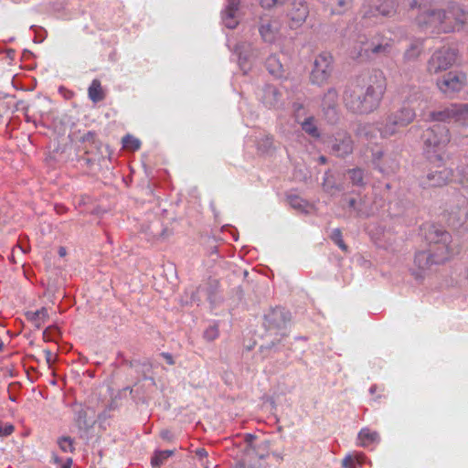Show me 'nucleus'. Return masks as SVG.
I'll list each match as a JSON object with an SVG mask.
<instances>
[{"label": "nucleus", "instance_id": "864d4df0", "mask_svg": "<svg viewBox=\"0 0 468 468\" xmlns=\"http://www.w3.org/2000/svg\"><path fill=\"white\" fill-rule=\"evenodd\" d=\"M17 247L19 248V250H22V252H24V253H25V250H23V248H22L21 246L17 245Z\"/></svg>", "mask_w": 468, "mask_h": 468}, {"label": "nucleus", "instance_id": "c03bdc74", "mask_svg": "<svg viewBox=\"0 0 468 468\" xmlns=\"http://www.w3.org/2000/svg\"><path fill=\"white\" fill-rule=\"evenodd\" d=\"M264 141L267 146H271L273 139L271 136H266Z\"/></svg>", "mask_w": 468, "mask_h": 468}, {"label": "nucleus", "instance_id": "7ed1b4c3", "mask_svg": "<svg viewBox=\"0 0 468 468\" xmlns=\"http://www.w3.org/2000/svg\"><path fill=\"white\" fill-rule=\"evenodd\" d=\"M425 239L429 243V250L419 251L414 257L415 268L412 274L416 278L422 277L433 264H441L448 261L453 252L451 246L452 236L441 226L429 225L425 229Z\"/></svg>", "mask_w": 468, "mask_h": 468}, {"label": "nucleus", "instance_id": "a19ab883", "mask_svg": "<svg viewBox=\"0 0 468 468\" xmlns=\"http://www.w3.org/2000/svg\"><path fill=\"white\" fill-rule=\"evenodd\" d=\"M45 357L48 362V364H51L53 362V354L50 350L46 349L44 350Z\"/></svg>", "mask_w": 468, "mask_h": 468}, {"label": "nucleus", "instance_id": "3c124183", "mask_svg": "<svg viewBox=\"0 0 468 468\" xmlns=\"http://www.w3.org/2000/svg\"><path fill=\"white\" fill-rule=\"evenodd\" d=\"M320 161H321V163H322V164H325L326 159H325V157L321 156V157H320Z\"/></svg>", "mask_w": 468, "mask_h": 468}, {"label": "nucleus", "instance_id": "a878e982", "mask_svg": "<svg viewBox=\"0 0 468 468\" xmlns=\"http://www.w3.org/2000/svg\"><path fill=\"white\" fill-rule=\"evenodd\" d=\"M122 146L125 149L136 151L140 148L141 142L134 136L127 134L122 138Z\"/></svg>", "mask_w": 468, "mask_h": 468}, {"label": "nucleus", "instance_id": "ddd939ff", "mask_svg": "<svg viewBox=\"0 0 468 468\" xmlns=\"http://www.w3.org/2000/svg\"><path fill=\"white\" fill-rule=\"evenodd\" d=\"M282 23L278 18H261L259 33L264 42L274 43L282 37Z\"/></svg>", "mask_w": 468, "mask_h": 468}, {"label": "nucleus", "instance_id": "0eeeda50", "mask_svg": "<svg viewBox=\"0 0 468 468\" xmlns=\"http://www.w3.org/2000/svg\"><path fill=\"white\" fill-rule=\"evenodd\" d=\"M402 97L405 99L404 102L407 106L401 107L399 111L392 113V115L396 119V122H399L400 126L405 127L412 122L416 116L415 110L410 105L420 101L421 94L416 90H404L402 91Z\"/></svg>", "mask_w": 468, "mask_h": 468}, {"label": "nucleus", "instance_id": "c9c22d12", "mask_svg": "<svg viewBox=\"0 0 468 468\" xmlns=\"http://www.w3.org/2000/svg\"><path fill=\"white\" fill-rule=\"evenodd\" d=\"M218 336V329L217 326H209L204 332V337L208 341H213Z\"/></svg>", "mask_w": 468, "mask_h": 468}, {"label": "nucleus", "instance_id": "58836bf2", "mask_svg": "<svg viewBox=\"0 0 468 468\" xmlns=\"http://www.w3.org/2000/svg\"><path fill=\"white\" fill-rule=\"evenodd\" d=\"M302 202L303 200L300 199L299 197H292L291 200H290V203L291 205L293 207H297V208H300L302 207Z\"/></svg>", "mask_w": 468, "mask_h": 468}, {"label": "nucleus", "instance_id": "f3484780", "mask_svg": "<svg viewBox=\"0 0 468 468\" xmlns=\"http://www.w3.org/2000/svg\"><path fill=\"white\" fill-rule=\"evenodd\" d=\"M25 315L27 321L37 329L41 328L49 317L48 310L46 307H42L37 311H28Z\"/></svg>", "mask_w": 468, "mask_h": 468}, {"label": "nucleus", "instance_id": "9b49d317", "mask_svg": "<svg viewBox=\"0 0 468 468\" xmlns=\"http://www.w3.org/2000/svg\"><path fill=\"white\" fill-rule=\"evenodd\" d=\"M447 225L453 229H466L468 227V204L465 200L462 204L452 207L445 215Z\"/></svg>", "mask_w": 468, "mask_h": 468}, {"label": "nucleus", "instance_id": "a18cd8bd", "mask_svg": "<svg viewBox=\"0 0 468 468\" xmlns=\"http://www.w3.org/2000/svg\"><path fill=\"white\" fill-rule=\"evenodd\" d=\"M71 464H72V460L69 458L67 460V462L65 463V464L62 466V468H70L71 467Z\"/></svg>", "mask_w": 468, "mask_h": 468}, {"label": "nucleus", "instance_id": "cd10ccee", "mask_svg": "<svg viewBox=\"0 0 468 468\" xmlns=\"http://www.w3.org/2000/svg\"><path fill=\"white\" fill-rule=\"evenodd\" d=\"M236 14L237 13H229L228 11H223V14H222V19H223V23L224 25L229 27V28H235L238 24H239V21L236 17Z\"/></svg>", "mask_w": 468, "mask_h": 468}, {"label": "nucleus", "instance_id": "49530a36", "mask_svg": "<svg viewBox=\"0 0 468 468\" xmlns=\"http://www.w3.org/2000/svg\"><path fill=\"white\" fill-rule=\"evenodd\" d=\"M348 204H349L350 207L355 208L356 199H354V198L349 199Z\"/></svg>", "mask_w": 468, "mask_h": 468}, {"label": "nucleus", "instance_id": "412c9836", "mask_svg": "<svg viewBox=\"0 0 468 468\" xmlns=\"http://www.w3.org/2000/svg\"><path fill=\"white\" fill-rule=\"evenodd\" d=\"M378 440V434L367 428L362 429L358 433L359 445L366 447Z\"/></svg>", "mask_w": 468, "mask_h": 468}, {"label": "nucleus", "instance_id": "72a5a7b5", "mask_svg": "<svg viewBox=\"0 0 468 468\" xmlns=\"http://www.w3.org/2000/svg\"><path fill=\"white\" fill-rule=\"evenodd\" d=\"M15 431V426L10 422L0 420V437H7Z\"/></svg>", "mask_w": 468, "mask_h": 468}, {"label": "nucleus", "instance_id": "5fc2aeb1", "mask_svg": "<svg viewBox=\"0 0 468 468\" xmlns=\"http://www.w3.org/2000/svg\"><path fill=\"white\" fill-rule=\"evenodd\" d=\"M273 315H278V312H276V311H275V312L273 313Z\"/></svg>", "mask_w": 468, "mask_h": 468}, {"label": "nucleus", "instance_id": "f257e3e1", "mask_svg": "<svg viewBox=\"0 0 468 468\" xmlns=\"http://www.w3.org/2000/svg\"><path fill=\"white\" fill-rule=\"evenodd\" d=\"M410 5V8L420 9L415 18L416 25L430 33L459 30L466 21L465 12L457 5L443 9L438 6L435 0H412Z\"/></svg>", "mask_w": 468, "mask_h": 468}, {"label": "nucleus", "instance_id": "2f4dec72", "mask_svg": "<svg viewBox=\"0 0 468 468\" xmlns=\"http://www.w3.org/2000/svg\"><path fill=\"white\" fill-rule=\"evenodd\" d=\"M331 239L341 250H347V247L343 240L342 232L339 229H335L332 231Z\"/></svg>", "mask_w": 468, "mask_h": 468}, {"label": "nucleus", "instance_id": "f8f14e48", "mask_svg": "<svg viewBox=\"0 0 468 468\" xmlns=\"http://www.w3.org/2000/svg\"><path fill=\"white\" fill-rule=\"evenodd\" d=\"M453 177V172L451 168L444 165H439L435 170L431 171L421 180L423 187H441L449 184Z\"/></svg>", "mask_w": 468, "mask_h": 468}, {"label": "nucleus", "instance_id": "79ce46f5", "mask_svg": "<svg viewBox=\"0 0 468 468\" xmlns=\"http://www.w3.org/2000/svg\"><path fill=\"white\" fill-rule=\"evenodd\" d=\"M467 174H468V169H467ZM459 182L463 186H468V176H466L465 175H463Z\"/></svg>", "mask_w": 468, "mask_h": 468}, {"label": "nucleus", "instance_id": "6e6552de", "mask_svg": "<svg viewBox=\"0 0 468 468\" xmlns=\"http://www.w3.org/2000/svg\"><path fill=\"white\" fill-rule=\"evenodd\" d=\"M457 53L450 48H442L432 54L428 61V71L438 74L451 68L456 61Z\"/></svg>", "mask_w": 468, "mask_h": 468}, {"label": "nucleus", "instance_id": "6e6d98bb", "mask_svg": "<svg viewBox=\"0 0 468 468\" xmlns=\"http://www.w3.org/2000/svg\"><path fill=\"white\" fill-rule=\"evenodd\" d=\"M204 468H209L207 465H206Z\"/></svg>", "mask_w": 468, "mask_h": 468}, {"label": "nucleus", "instance_id": "603ef678", "mask_svg": "<svg viewBox=\"0 0 468 468\" xmlns=\"http://www.w3.org/2000/svg\"><path fill=\"white\" fill-rule=\"evenodd\" d=\"M10 261H13V262H15V261H14V255H13V254L10 256Z\"/></svg>", "mask_w": 468, "mask_h": 468}, {"label": "nucleus", "instance_id": "473e14b6", "mask_svg": "<svg viewBox=\"0 0 468 468\" xmlns=\"http://www.w3.org/2000/svg\"><path fill=\"white\" fill-rule=\"evenodd\" d=\"M286 0H260V5L264 9H272L282 6L285 4Z\"/></svg>", "mask_w": 468, "mask_h": 468}, {"label": "nucleus", "instance_id": "f704fd0d", "mask_svg": "<svg viewBox=\"0 0 468 468\" xmlns=\"http://www.w3.org/2000/svg\"><path fill=\"white\" fill-rule=\"evenodd\" d=\"M75 420L79 428L86 427L88 425L87 411L84 409L78 410Z\"/></svg>", "mask_w": 468, "mask_h": 468}, {"label": "nucleus", "instance_id": "6ab92c4d", "mask_svg": "<svg viewBox=\"0 0 468 468\" xmlns=\"http://www.w3.org/2000/svg\"><path fill=\"white\" fill-rule=\"evenodd\" d=\"M400 128H403L399 125V122H396V119L390 114L383 126L379 129L380 134L382 137H389L394 135L399 132Z\"/></svg>", "mask_w": 468, "mask_h": 468}, {"label": "nucleus", "instance_id": "20e7f679", "mask_svg": "<svg viewBox=\"0 0 468 468\" xmlns=\"http://www.w3.org/2000/svg\"><path fill=\"white\" fill-rule=\"evenodd\" d=\"M422 139L428 157L441 160L442 154L451 141V134L445 125L435 123L424 131Z\"/></svg>", "mask_w": 468, "mask_h": 468}, {"label": "nucleus", "instance_id": "dca6fc26", "mask_svg": "<svg viewBox=\"0 0 468 468\" xmlns=\"http://www.w3.org/2000/svg\"><path fill=\"white\" fill-rule=\"evenodd\" d=\"M398 4L396 0H387L381 3L375 10L366 12L365 17L376 16L377 13L383 16H392L397 12Z\"/></svg>", "mask_w": 468, "mask_h": 468}, {"label": "nucleus", "instance_id": "b1692460", "mask_svg": "<svg viewBox=\"0 0 468 468\" xmlns=\"http://www.w3.org/2000/svg\"><path fill=\"white\" fill-rule=\"evenodd\" d=\"M58 445L63 452H73L74 440L69 436H62L58 439Z\"/></svg>", "mask_w": 468, "mask_h": 468}, {"label": "nucleus", "instance_id": "39448f33", "mask_svg": "<svg viewBox=\"0 0 468 468\" xmlns=\"http://www.w3.org/2000/svg\"><path fill=\"white\" fill-rule=\"evenodd\" d=\"M354 47V51H351V56L355 58H362L367 57L369 53L372 54H388L390 52L393 40L388 37H380L377 41H366V37L360 39L359 42Z\"/></svg>", "mask_w": 468, "mask_h": 468}, {"label": "nucleus", "instance_id": "4be33fe9", "mask_svg": "<svg viewBox=\"0 0 468 468\" xmlns=\"http://www.w3.org/2000/svg\"><path fill=\"white\" fill-rule=\"evenodd\" d=\"M174 454L172 450L159 451L151 459L152 468H161L165 462Z\"/></svg>", "mask_w": 468, "mask_h": 468}, {"label": "nucleus", "instance_id": "aec40b11", "mask_svg": "<svg viewBox=\"0 0 468 468\" xmlns=\"http://www.w3.org/2000/svg\"><path fill=\"white\" fill-rule=\"evenodd\" d=\"M353 0H328L331 13L335 15L344 14L352 5Z\"/></svg>", "mask_w": 468, "mask_h": 468}, {"label": "nucleus", "instance_id": "7c9ffc66", "mask_svg": "<svg viewBox=\"0 0 468 468\" xmlns=\"http://www.w3.org/2000/svg\"><path fill=\"white\" fill-rule=\"evenodd\" d=\"M349 177L354 185H363L364 173L361 169L356 168L348 171Z\"/></svg>", "mask_w": 468, "mask_h": 468}, {"label": "nucleus", "instance_id": "c85d7f7f", "mask_svg": "<svg viewBox=\"0 0 468 468\" xmlns=\"http://www.w3.org/2000/svg\"><path fill=\"white\" fill-rule=\"evenodd\" d=\"M337 101V92L335 90H329L324 97V105L328 109L334 108Z\"/></svg>", "mask_w": 468, "mask_h": 468}, {"label": "nucleus", "instance_id": "a211bd4d", "mask_svg": "<svg viewBox=\"0 0 468 468\" xmlns=\"http://www.w3.org/2000/svg\"><path fill=\"white\" fill-rule=\"evenodd\" d=\"M88 96L90 100L94 103L104 100L105 92L99 80L95 79L91 81L88 89Z\"/></svg>", "mask_w": 468, "mask_h": 468}, {"label": "nucleus", "instance_id": "ea45409f", "mask_svg": "<svg viewBox=\"0 0 468 468\" xmlns=\"http://www.w3.org/2000/svg\"><path fill=\"white\" fill-rule=\"evenodd\" d=\"M195 452H196V455L197 457H199L200 459L207 457V452L205 448H197Z\"/></svg>", "mask_w": 468, "mask_h": 468}, {"label": "nucleus", "instance_id": "4468645a", "mask_svg": "<svg viewBox=\"0 0 468 468\" xmlns=\"http://www.w3.org/2000/svg\"><path fill=\"white\" fill-rule=\"evenodd\" d=\"M332 151L339 157L348 155L353 152V141L351 136L346 132L336 133L332 144Z\"/></svg>", "mask_w": 468, "mask_h": 468}, {"label": "nucleus", "instance_id": "bb28decb", "mask_svg": "<svg viewBox=\"0 0 468 468\" xmlns=\"http://www.w3.org/2000/svg\"><path fill=\"white\" fill-rule=\"evenodd\" d=\"M267 67L272 75L279 76L282 73V65L275 56H271L267 59Z\"/></svg>", "mask_w": 468, "mask_h": 468}, {"label": "nucleus", "instance_id": "e433bc0d", "mask_svg": "<svg viewBox=\"0 0 468 468\" xmlns=\"http://www.w3.org/2000/svg\"><path fill=\"white\" fill-rule=\"evenodd\" d=\"M239 6V0H229L225 11L229 13H237Z\"/></svg>", "mask_w": 468, "mask_h": 468}, {"label": "nucleus", "instance_id": "f03ea898", "mask_svg": "<svg viewBox=\"0 0 468 468\" xmlns=\"http://www.w3.org/2000/svg\"><path fill=\"white\" fill-rule=\"evenodd\" d=\"M386 88V78L381 71L356 80L345 91V104L354 113H371L379 107Z\"/></svg>", "mask_w": 468, "mask_h": 468}, {"label": "nucleus", "instance_id": "37998d69", "mask_svg": "<svg viewBox=\"0 0 468 468\" xmlns=\"http://www.w3.org/2000/svg\"><path fill=\"white\" fill-rule=\"evenodd\" d=\"M163 356H165V358L166 359L167 363L170 364V365H173L174 364V360H173V357L170 354L168 353H164Z\"/></svg>", "mask_w": 468, "mask_h": 468}, {"label": "nucleus", "instance_id": "09e8293b", "mask_svg": "<svg viewBox=\"0 0 468 468\" xmlns=\"http://www.w3.org/2000/svg\"><path fill=\"white\" fill-rule=\"evenodd\" d=\"M323 186H324V188L325 191H329V186H328V184H327V179L324 182Z\"/></svg>", "mask_w": 468, "mask_h": 468}, {"label": "nucleus", "instance_id": "4c0bfd02", "mask_svg": "<svg viewBox=\"0 0 468 468\" xmlns=\"http://www.w3.org/2000/svg\"><path fill=\"white\" fill-rule=\"evenodd\" d=\"M344 468H356L355 459L348 455L343 460Z\"/></svg>", "mask_w": 468, "mask_h": 468}, {"label": "nucleus", "instance_id": "8fccbe9b", "mask_svg": "<svg viewBox=\"0 0 468 468\" xmlns=\"http://www.w3.org/2000/svg\"><path fill=\"white\" fill-rule=\"evenodd\" d=\"M58 253L60 256H64L66 254V250L64 248H60L58 250Z\"/></svg>", "mask_w": 468, "mask_h": 468}, {"label": "nucleus", "instance_id": "9d476101", "mask_svg": "<svg viewBox=\"0 0 468 468\" xmlns=\"http://www.w3.org/2000/svg\"><path fill=\"white\" fill-rule=\"evenodd\" d=\"M309 16V6L305 0H293L287 10L286 17L291 29L301 27Z\"/></svg>", "mask_w": 468, "mask_h": 468}, {"label": "nucleus", "instance_id": "de8ad7c7", "mask_svg": "<svg viewBox=\"0 0 468 468\" xmlns=\"http://www.w3.org/2000/svg\"><path fill=\"white\" fill-rule=\"evenodd\" d=\"M254 453V449L253 448H250L248 450L247 452V456H251L252 454Z\"/></svg>", "mask_w": 468, "mask_h": 468}, {"label": "nucleus", "instance_id": "5701e85b", "mask_svg": "<svg viewBox=\"0 0 468 468\" xmlns=\"http://www.w3.org/2000/svg\"><path fill=\"white\" fill-rule=\"evenodd\" d=\"M422 51V43L421 42H414L404 53V58L406 60H413L417 58Z\"/></svg>", "mask_w": 468, "mask_h": 468}, {"label": "nucleus", "instance_id": "1a4fd4ad", "mask_svg": "<svg viewBox=\"0 0 468 468\" xmlns=\"http://www.w3.org/2000/svg\"><path fill=\"white\" fill-rule=\"evenodd\" d=\"M466 75L460 71H450L437 80V86L446 95L459 92L466 85Z\"/></svg>", "mask_w": 468, "mask_h": 468}, {"label": "nucleus", "instance_id": "c756f323", "mask_svg": "<svg viewBox=\"0 0 468 468\" xmlns=\"http://www.w3.org/2000/svg\"><path fill=\"white\" fill-rule=\"evenodd\" d=\"M458 123L468 126V103L459 104Z\"/></svg>", "mask_w": 468, "mask_h": 468}, {"label": "nucleus", "instance_id": "393cba45", "mask_svg": "<svg viewBox=\"0 0 468 468\" xmlns=\"http://www.w3.org/2000/svg\"><path fill=\"white\" fill-rule=\"evenodd\" d=\"M302 128L305 133H307L309 135L314 138H317L320 135L313 117L307 118L302 123Z\"/></svg>", "mask_w": 468, "mask_h": 468}, {"label": "nucleus", "instance_id": "2eb2a0df", "mask_svg": "<svg viewBox=\"0 0 468 468\" xmlns=\"http://www.w3.org/2000/svg\"><path fill=\"white\" fill-rule=\"evenodd\" d=\"M459 104H452L443 110L433 112L431 113V120L435 122H458Z\"/></svg>", "mask_w": 468, "mask_h": 468}, {"label": "nucleus", "instance_id": "423d86ee", "mask_svg": "<svg viewBox=\"0 0 468 468\" xmlns=\"http://www.w3.org/2000/svg\"><path fill=\"white\" fill-rule=\"evenodd\" d=\"M333 71V57L327 52L319 54L314 62L311 72V81L314 84L323 85L331 76Z\"/></svg>", "mask_w": 468, "mask_h": 468}]
</instances>
